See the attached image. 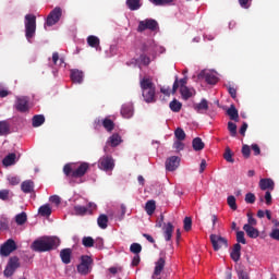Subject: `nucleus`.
Listing matches in <instances>:
<instances>
[{
	"label": "nucleus",
	"mask_w": 279,
	"mask_h": 279,
	"mask_svg": "<svg viewBox=\"0 0 279 279\" xmlns=\"http://www.w3.org/2000/svg\"><path fill=\"white\" fill-rule=\"evenodd\" d=\"M243 230L245 231L246 235L251 239H257L259 236V231L250 225H244Z\"/></svg>",
	"instance_id": "obj_19"
},
{
	"label": "nucleus",
	"mask_w": 279,
	"mask_h": 279,
	"mask_svg": "<svg viewBox=\"0 0 279 279\" xmlns=\"http://www.w3.org/2000/svg\"><path fill=\"white\" fill-rule=\"evenodd\" d=\"M100 126L105 128V131L111 133L114 130L116 124L110 118L94 120V129H99Z\"/></svg>",
	"instance_id": "obj_9"
},
{
	"label": "nucleus",
	"mask_w": 279,
	"mask_h": 279,
	"mask_svg": "<svg viewBox=\"0 0 279 279\" xmlns=\"http://www.w3.org/2000/svg\"><path fill=\"white\" fill-rule=\"evenodd\" d=\"M247 216V223L251 227L256 226L257 225V220L253 217V215L251 213L246 214Z\"/></svg>",
	"instance_id": "obj_55"
},
{
	"label": "nucleus",
	"mask_w": 279,
	"mask_h": 279,
	"mask_svg": "<svg viewBox=\"0 0 279 279\" xmlns=\"http://www.w3.org/2000/svg\"><path fill=\"white\" fill-rule=\"evenodd\" d=\"M244 201H245V203H247V204H254L255 201H256V196H255V194H253V193H247V194H245Z\"/></svg>",
	"instance_id": "obj_52"
},
{
	"label": "nucleus",
	"mask_w": 279,
	"mask_h": 279,
	"mask_svg": "<svg viewBox=\"0 0 279 279\" xmlns=\"http://www.w3.org/2000/svg\"><path fill=\"white\" fill-rule=\"evenodd\" d=\"M156 32L159 29V24L156 20L153 19H146L144 21H141L137 25V32L143 33L145 31Z\"/></svg>",
	"instance_id": "obj_5"
},
{
	"label": "nucleus",
	"mask_w": 279,
	"mask_h": 279,
	"mask_svg": "<svg viewBox=\"0 0 279 279\" xmlns=\"http://www.w3.org/2000/svg\"><path fill=\"white\" fill-rule=\"evenodd\" d=\"M83 245L85 247H93L95 246V240L92 236L83 238Z\"/></svg>",
	"instance_id": "obj_46"
},
{
	"label": "nucleus",
	"mask_w": 279,
	"mask_h": 279,
	"mask_svg": "<svg viewBox=\"0 0 279 279\" xmlns=\"http://www.w3.org/2000/svg\"><path fill=\"white\" fill-rule=\"evenodd\" d=\"M10 133V125L5 121L0 122V136L8 135Z\"/></svg>",
	"instance_id": "obj_33"
},
{
	"label": "nucleus",
	"mask_w": 279,
	"mask_h": 279,
	"mask_svg": "<svg viewBox=\"0 0 279 279\" xmlns=\"http://www.w3.org/2000/svg\"><path fill=\"white\" fill-rule=\"evenodd\" d=\"M227 204L232 210L238 209L236 199L233 195L227 197Z\"/></svg>",
	"instance_id": "obj_41"
},
{
	"label": "nucleus",
	"mask_w": 279,
	"mask_h": 279,
	"mask_svg": "<svg viewBox=\"0 0 279 279\" xmlns=\"http://www.w3.org/2000/svg\"><path fill=\"white\" fill-rule=\"evenodd\" d=\"M150 58L148 56H146L145 53H142V56H140V59H137V63L142 64V65H149L150 64Z\"/></svg>",
	"instance_id": "obj_43"
},
{
	"label": "nucleus",
	"mask_w": 279,
	"mask_h": 279,
	"mask_svg": "<svg viewBox=\"0 0 279 279\" xmlns=\"http://www.w3.org/2000/svg\"><path fill=\"white\" fill-rule=\"evenodd\" d=\"M241 250H242L241 244L235 243L233 245V248H232V251L230 253V257H231V259L233 262H239L240 260V258H241Z\"/></svg>",
	"instance_id": "obj_20"
},
{
	"label": "nucleus",
	"mask_w": 279,
	"mask_h": 279,
	"mask_svg": "<svg viewBox=\"0 0 279 279\" xmlns=\"http://www.w3.org/2000/svg\"><path fill=\"white\" fill-rule=\"evenodd\" d=\"M208 109L209 106L206 99H202L199 104L194 105V110H196L197 113H204V111H207Z\"/></svg>",
	"instance_id": "obj_24"
},
{
	"label": "nucleus",
	"mask_w": 279,
	"mask_h": 279,
	"mask_svg": "<svg viewBox=\"0 0 279 279\" xmlns=\"http://www.w3.org/2000/svg\"><path fill=\"white\" fill-rule=\"evenodd\" d=\"M46 119L43 114H37L33 118V126L38 128L45 123Z\"/></svg>",
	"instance_id": "obj_32"
},
{
	"label": "nucleus",
	"mask_w": 279,
	"mask_h": 279,
	"mask_svg": "<svg viewBox=\"0 0 279 279\" xmlns=\"http://www.w3.org/2000/svg\"><path fill=\"white\" fill-rule=\"evenodd\" d=\"M150 43H144L142 44V47H140V50H142V53H146L149 51Z\"/></svg>",
	"instance_id": "obj_63"
},
{
	"label": "nucleus",
	"mask_w": 279,
	"mask_h": 279,
	"mask_svg": "<svg viewBox=\"0 0 279 279\" xmlns=\"http://www.w3.org/2000/svg\"><path fill=\"white\" fill-rule=\"evenodd\" d=\"M192 218L191 217H185V219H183V229H185V231H190L192 229Z\"/></svg>",
	"instance_id": "obj_48"
},
{
	"label": "nucleus",
	"mask_w": 279,
	"mask_h": 279,
	"mask_svg": "<svg viewBox=\"0 0 279 279\" xmlns=\"http://www.w3.org/2000/svg\"><path fill=\"white\" fill-rule=\"evenodd\" d=\"M20 266V258L17 256L11 257L8 266L5 267L4 276L8 278L13 276V274Z\"/></svg>",
	"instance_id": "obj_11"
},
{
	"label": "nucleus",
	"mask_w": 279,
	"mask_h": 279,
	"mask_svg": "<svg viewBox=\"0 0 279 279\" xmlns=\"http://www.w3.org/2000/svg\"><path fill=\"white\" fill-rule=\"evenodd\" d=\"M126 7H129L131 11H137L142 7L141 0H126Z\"/></svg>",
	"instance_id": "obj_29"
},
{
	"label": "nucleus",
	"mask_w": 279,
	"mask_h": 279,
	"mask_svg": "<svg viewBox=\"0 0 279 279\" xmlns=\"http://www.w3.org/2000/svg\"><path fill=\"white\" fill-rule=\"evenodd\" d=\"M130 250H131V252L133 254L138 255L142 252L143 247H142V245L140 243H133V244H131V248Z\"/></svg>",
	"instance_id": "obj_49"
},
{
	"label": "nucleus",
	"mask_w": 279,
	"mask_h": 279,
	"mask_svg": "<svg viewBox=\"0 0 279 279\" xmlns=\"http://www.w3.org/2000/svg\"><path fill=\"white\" fill-rule=\"evenodd\" d=\"M182 109V104L174 99L170 102V110H172V112H180Z\"/></svg>",
	"instance_id": "obj_38"
},
{
	"label": "nucleus",
	"mask_w": 279,
	"mask_h": 279,
	"mask_svg": "<svg viewBox=\"0 0 279 279\" xmlns=\"http://www.w3.org/2000/svg\"><path fill=\"white\" fill-rule=\"evenodd\" d=\"M2 163L4 167H10L16 163V154H9L3 160Z\"/></svg>",
	"instance_id": "obj_26"
},
{
	"label": "nucleus",
	"mask_w": 279,
	"mask_h": 279,
	"mask_svg": "<svg viewBox=\"0 0 279 279\" xmlns=\"http://www.w3.org/2000/svg\"><path fill=\"white\" fill-rule=\"evenodd\" d=\"M140 88H142V97H144V101L148 104L156 102V86L151 78L144 77L140 80Z\"/></svg>",
	"instance_id": "obj_2"
},
{
	"label": "nucleus",
	"mask_w": 279,
	"mask_h": 279,
	"mask_svg": "<svg viewBox=\"0 0 279 279\" xmlns=\"http://www.w3.org/2000/svg\"><path fill=\"white\" fill-rule=\"evenodd\" d=\"M50 202L59 205L61 203V198L58 195H53L50 197Z\"/></svg>",
	"instance_id": "obj_64"
},
{
	"label": "nucleus",
	"mask_w": 279,
	"mask_h": 279,
	"mask_svg": "<svg viewBox=\"0 0 279 279\" xmlns=\"http://www.w3.org/2000/svg\"><path fill=\"white\" fill-rule=\"evenodd\" d=\"M62 16V10L61 8L57 7L54 10L50 12V14L47 17L45 28L47 29V26L51 27L56 25Z\"/></svg>",
	"instance_id": "obj_8"
},
{
	"label": "nucleus",
	"mask_w": 279,
	"mask_h": 279,
	"mask_svg": "<svg viewBox=\"0 0 279 279\" xmlns=\"http://www.w3.org/2000/svg\"><path fill=\"white\" fill-rule=\"evenodd\" d=\"M269 236H270L272 240L279 241V229H278V228H272V229H271V232L269 233Z\"/></svg>",
	"instance_id": "obj_54"
},
{
	"label": "nucleus",
	"mask_w": 279,
	"mask_h": 279,
	"mask_svg": "<svg viewBox=\"0 0 279 279\" xmlns=\"http://www.w3.org/2000/svg\"><path fill=\"white\" fill-rule=\"evenodd\" d=\"M181 159L178 156H172L166 160V170L174 171L179 168Z\"/></svg>",
	"instance_id": "obj_15"
},
{
	"label": "nucleus",
	"mask_w": 279,
	"mask_h": 279,
	"mask_svg": "<svg viewBox=\"0 0 279 279\" xmlns=\"http://www.w3.org/2000/svg\"><path fill=\"white\" fill-rule=\"evenodd\" d=\"M74 210H75V213H76L77 215H80V216H84V215H86L87 213L92 214V210H89L88 207H86V206H81V205L75 206V207H74Z\"/></svg>",
	"instance_id": "obj_35"
},
{
	"label": "nucleus",
	"mask_w": 279,
	"mask_h": 279,
	"mask_svg": "<svg viewBox=\"0 0 279 279\" xmlns=\"http://www.w3.org/2000/svg\"><path fill=\"white\" fill-rule=\"evenodd\" d=\"M241 153L244 158H250L251 157V147L248 145H243Z\"/></svg>",
	"instance_id": "obj_51"
},
{
	"label": "nucleus",
	"mask_w": 279,
	"mask_h": 279,
	"mask_svg": "<svg viewBox=\"0 0 279 279\" xmlns=\"http://www.w3.org/2000/svg\"><path fill=\"white\" fill-rule=\"evenodd\" d=\"M184 144L182 143V141H177L174 142V149H177V151H181L184 149Z\"/></svg>",
	"instance_id": "obj_61"
},
{
	"label": "nucleus",
	"mask_w": 279,
	"mask_h": 279,
	"mask_svg": "<svg viewBox=\"0 0 279 279\" xmlns=\"http://www.w3.org/2000/svg\"><path fill=\"white\" fill-rule=\"evenodd\" d=\"M197 78L204 80L209 85H216L218 83V77L214 73L206 70L201 71Z\"/></svg>",
	"instance_id": "obj_12"
},
{
	"label": "nucleus",
	"mask_w": 279,
	"mask_h": 279,
	"mask_svg": "<svg viewBox=\"0 0 279 279\" xmlns=\"http://www.w3.org/2000/svg\"><path fill=\"white\" fill-rule=\"evenodd\" d=\"M52 60H53V63L57 65L58 64V61L60 60V65H62L64 63V59L59 57V53L58 52H54L52 54Z\"/></svg>",
	"instance_id": "obj_56"
},
{
	"label": "nucleus",
	"mask_w": 279,
	"mask_h": 279,
	"mask_svg": "<svg viewBox=\"0 0 279 279\" xmlns=\"http://www.w3.org/2000/svg\"><path fill=\"white\" fill-rule=\"evenodd\" d=\"M233 154L231 151V149L229 147H226L225 149V154H223V159L227 161V162H231L233 163L234 162V159H233Z\"/></svg>",
	"instance_id": "obj_42"
},
{
	"label": "nucleus",
	"mask_w": 279,
	"mask_h": 279,
	"mask_svg": "<svg viewBox=\"0 0 279 279\" xmlns=\"http://www.w3.org/2000/svg\"><path fill=\"white\" fill-rule=\"evenodd\" d=\"M236 275H238V279H250L248 274L243 269H238Z\"/></svg>",
	"instance_id": "obj_53"
},
{
	"label": "nucleus",
	"mask_w": 279,
	"mask_h": 279,
	"mask_svg": "<svg viewBox=\"0 0 279 279\" xmlns=\"http://www.w3.org/2000/svg\"><path fill=\"white\" fill-rule=\"evenodd\" d=\"M116 163L112 156L106 155L98 160V169L104 170L105 172L112 171Z\"/></svg>",
	"instance_id": "obj_6"
},
{
	"label": "nucleus",
	"mask_w": 279,
	"mask_h": 279,
	"mask_svg": "<svg viewBox=\"0 0 279 279\" xmlns=\"http://www.w3.org/2000/svg\"><path fill=\"white\" fill-rule=\"evenodd\" d=\"M235 238L238 242L236 244H246L245 233L243 231H238Z\"/></svg>",
	"instance_id": "obj_47"
},
{
	"label": "nucleus",
	"mask_w": 279,
	"mask_h": 279,
	"mask_svg": "<svg viewBox=\"0 0 279 279\" xmlns=\"http://www.w3.org/2000/svg\"><path fill=\"white\" fill-rule=\"evenodd\" d=\"M35 184L32 180L24 181L21 185V189L24 193L29 194L34 192Z\"/></svg>",
	"instance_id": "obj_25"
},
{
	"label": "nucleus",
	"mask_w": 279,
	"mask_h": 279,
	"mask_svg": "<svg viewBox=\"0 0 279 279\" xmlns=\"http://www.w3.org/2000/svg\"><path fill=\"white\" fill-rule=\"evenodd\" d=\"M94 246H96V248L101 250L104 247V239L98 238L96 239V241H94Z\"/></svg>",
	"instance_id": "obj_59"
},
{
	"label": "nucleus",
	"mask_w": 279,
	"mask_h": 279,
	"mask_svg": "<svg viewBox=\"0 0 279 279\" xmlns=\"http://www.w3.org/2000/svg\"><path fill=\"white\" fill-rule=\"evenodd\" d=\"M87 43H88L89 47H92V48H98L100 45V40L96 36H89L87 38Z\"/></svg>",
	"instance_id": "obj_36"
},
{
	"label": "nucleus",
	"mask_w": 279,
	"mask_h": 279,
	"mask_svg": "<svg viewBox=\"0 0 279 279\" xmlns=\"http://www.w3.org/2000/svg\"><path fill=\"white\" fill-rule=\"evenodd\" d=\"M17 248V245L13 239H9L0 248L2 256H9L12 252Z\"/></svg>",
	"instance_id": "obj_14"
},
{
	"label": "nucleus",
	"mask_w": 279,
	"mask_h": 279,
	"mask_svg": "<svg viewBox=\"0 0 279 279\" xmlns=\"http://www.w3.org/2000/svg\"><path fill=\"white\" fill-rule=\"evenodd\" d=\"M36 16L33 14H27L25 16V32H26V38L31 43V39L36 34Z\"/></svg>",
	"instance_id": "obj_4"
},
{
	"label": "nucleus",
	"mask_w": 279,
	"mask_h": 279,
	"mask_svg": "<svg viewBox=\"0 0 279 279\" xmlns=\"http://www.w3.org/2000/svg\"><path fill=\"white\" fill-rule=\"evenodd\" d=\"M166 266V258L160 257L157 263H155V271H153V279L155 276H160Z\"/></svg>",
	"instance_id": "obj_16"
},
{
	"label": "nucleus",
	"mask_w": 279,
	"mask_h": 279,
	"mask_svg": "<svg viewBox=\"0 0 279 279\" xmlns=\"http://www.w3.org/2000/svg\"><path fill=\"white\" fill-rule=\"evenodd\" d=\"M9 229V221L3 218L0 220V230H8Z\"/></svg>",
	"instance_id": "obj_60"
},
{
	"label": "nucleus",
	"mask_w": 279,
	"mask_h": 279,
	"mask_svg": "<svg viewBox=\"0 0 279 279\" xmlns=\"http://www.w3.org/2000/svg\"><path fill=\"white\" fill-rule=\"evenodd\" d=\"M174 136L178 141H184L186 138V134L183 129L179 128L174 131Z\"/></svg>",
	"instance_id": "obj_45"
},
{
	"label": "nucleus",
	"mask_w": 279,
	"mask_h": 279,
	"mask_svg": "<svg viewBox=\"0 0 279 279\" xmlns=\"http://www.w3.org/2000/svg\"><path fill=\"white\" fill-rule=\"evenodd\" d=\"M156 210V202L155 201H148L146 202V214L151 216Z\"/></svg>",
	"instance_id": "obj_37"
},
{
	"label": "nucleus",
	"mask_w": 279,
	"mask_h": 279,
	"mask_svg": "<svg viewBox=\"0 0 279 279\" xmlns=\"http://www.w3.org/2000/svg\"><path fill=\"white\" fill-rule=\"evenodd\" d=\"M15 221L19 226H23L26 221H27V215L26 213H21L19 215H16L15 217Z\"/></svg>",
	"instance_id": "obj_40"
},
{
	"label": "nucleus",
	"mask_w": 279,
	"mask_h": 279,
	"mask_svg": "<svg viewBox=\"0 0 279 279\" xmlns=\"http://www.w3.org/2000/svg\"><path fill=\"white\" fill-rule=\"evenodd\" d=\"M38 213L43 217H49L52 214V208L49 204H46L38 209Z\"/></svg>",
	"instance_id": "obj_30"
},
{
	"label": "nucleus",
	"mask_w": 279,
	"mask_h": 279,
	"mask_svg": "<svg viewBox=\"0 0 279 279\" xmlns=\"http://www.w3.org/2000/svg\"><path fill=\"white\" fill-rule=\"evenodd\" d=\"M258 186L262 191H266V190L272 191L275 189V182L271 179H260Z\"/></svg>",
	"instance_id": "obj_17"
},
{
	"label": "nucleus",
	"mask_w": 279,
	"mask_h": 279,
	"mask_svg": "<svg viewBox=\"0 0 279 279\" xmlns=\"http://www.w3.org/2000/svg\"><path fill=\"white\" fill-rule=\"evenodd\" d=\"M8 180L11 185H17L21 182L20 178L17 177H9Z\"/></svg>",
	"instance_id": "obj_62"
},
{
	"label": "nucleus",
	"mask_w": 279,
	"mask_h": 279,
	"mask_svg": "<svg viewBox=\"0 0 279 279\" xmlns=\"http://www.w3.org/2000/svg\"><path fill=\"white\" fill-rule=\"evenodd\" d=\"M181 96H183V99L187 100L193 96V93L187 86H183L180 88Z\"/></svg>",
	"instance_id": "obj_39"
},
{
	"label": "nucleus",
	"mask_w": 279,
	"mask_h": 279,
	"mask_svg": "<svg viewBox=\"0 0 279 279\" xmlns=\"http://www.w3.org/2000/svg\"><path fill=\"white\" fill-rule=\"evenodd\" d=\"M209 240L214 251H219L220 248L228 247V240L218 234H210Z\"/></svg>",
	"instance_id": "obj_7"
},
{
	"label": "nucleus",
	"mask_w": 279,
	"mask_h": 279,
	"mask_svg": "<svg viewBox=\"0 0 279 279\" xmlns=\"http://www.w3.org/2000/svg\"><path fill=\"white\" fill-rule=\"evenodd\" d=\"M60 245V239L57 236H41L32 244V250L38 253L50 252Z\"/></svg>",
	"instance_id": "obj_1"
},
{
	"label": "nucleus",
	"mask_w": 279,
	"mask_h": 279,
	"mask_svg": "<svg viewBox=\"0 0 279 279\" xmlns=\"http://www.w3.org/2000/svg\"><path fill=\"white\" fill-rule=\"evenodd\" d=\"M60 257L62 259V262L64 264H70L71 263V257H72V250L71 248H63L61 252H60Z\"/></svg>",
	"instance_id": "obj_23"
},
{
	"label": "nucleus",
	"mask_w": 279,
	"mask_h": 279,
	"mask_svg": "<svg viewBox=\"0 0 279 279\" xmlns=\"http://www.w3.org/2000/svg\"><path fill=\"white\" fill-rule=\"evenodd\" d=\"M89 168L90 165L88 162H81L76 169L73 168V163H66L63 168V172L66 177L78 179L83 178Z\"/></svg>",
	"instance_id": "obj_3"
},
{
	"label": "nucleus",
	"mask_w": 279,
	"mask_h": 279,
	"mask_svg": "<svg viewBox=\"0 0 279 279\" xmlns=\"http://www.w3.org/2000/svg\"><path fill=\"white\" fill-rule=\"evenodd\" d=\"M14 107L17 111L26 113L29 111V99L27 97H17Z\"/></svg>",
	"instance_id": "obj_13"
},
{
	"label": "nucleus",
	"mask_w": 279,
	"mask_h": 279,
	"mask_svg": "<svg viewBox=\"0 0 279 279\" xmlns=\"http://www.w3.org/2000/svg\"><path fill=\"white\" fill-rule=\"evenodd\" d=\"M228 131L230 133V136L234 137L238 134V126L233 122H228Z\"/></svg>",
	"instance_id": "obj_44"
},
{
	"label": "nucleus",
	"mask_w": 279,
	"mask_h": 279,
	"mask_svg": "<svg viewBox=\"0 0 279 279\" xmlns=\"http://www.w3.org/2000/svg\"><path fill=\"white\" fill-rule=\"evenodd\" d=\"M108 216L107 215H100L98 216V227L101 229H106L108 227Z\"/></svg>",
	"instance_id": "obj_34"
},
{
	"label": "nucleus",
	"mask_w": 279,
	"mask_h": 279,
	"mask_svg": "<svg viewBox=\"0 0 279 279\" xmlns=\"http://www.w3.org/2000/svg\"><path fill=\"white\" fill-rule=\"evenodd\" d=\"M122 137L119 134H113L111 135V137H109V141L107 143H109V145H111V147H117L122 143Z\"/></svg>",
	"instance_id": "obj_28"
},
{
	"label": "nucleus",
	"mask_w": 279,
	"mask_h": 279,
	"mask_svg": "<svg viewBox=\"0 0 279 279\" xmlns=\"http://www.w3.org/2000/svg\"><path fill=\"white\" fill-rule=\"evenodd\" d=\"M265 203L266 205H271L272 204V196L271 193L269 191L265 192Z\"/></svg>",
	"instance_id": "obj_57"
},
{
	"label": "nucleus",
	"mask_w": 279,
	"mask_h": 279,
	"mask_svg": "<svg viewBox=\"0 0 279 279\" xmlns=\"http://www.w3.org/2000/svg\"><path fill=\"white\" fill-rule=\"evenodd\" d=\"M192 147H194V150L199 151L205 148V144L203 143L202 138L196 137L194 141H192Z\"/></svg>",
	"instance_id": "obj_31"
},
{
	"label": "nucleus",
	"mask_w": 279,
	"mask_h": 279,
	"mask_svg": "<svg viewBox=\"0 0 279 279\" xmlns=\"http://www.w3.org/2000/svg\"><path fill=\"white\" fill-rule=\"evenodd\" d=\"M227 116L230 120L238 122L239 121V111L236 110L234 105H230V107L226 111Z\"/></svg>",
	"instance_id": "obj_22"
},
{
	"label": "nucleus",
	"mask_w": 279,
	"mask_h": 279,
	"mask_svg": "<svg viewBox=\"0 0 279 279\" xmlns=\"http://www.w3.org/2000/svg\"><path fill=\"white\" fill-rule=\"evenodd\" d=\"M173 231L174 227L171 222H168L166 226H163V238L166 239V241H171Z\"/></svg>",
	"instance_id": "obj_21"
},
{
	"label": "nucleus",
	"mask_w": 279,
	"mask_h": 279,
	"mask_svg": "<svg viewBox=\"0 0 279 279\" xmlns=\"http://www.w3.org/2000/svg\"><path fill=\"white\" fill-rule=\"evenodd\" d=\"M9 194H10V191H9V190H2V191H0V199H2V201H8V199H9Z\"/></svg>",
	"instance_id": "obj_58"
},
{
	"label": "nucleus",
	"mask_w": 279,
	"mask_h": 279,
	"mask_svg": "<svg viewBox=\"0 0 279 279\" xmlns=\"http://www.w3.org/2000/svg\"><path fill=\"white\" fill-rule=\"evenodd\" d=\"M71 78L74 83L81 84L84 80V73L78 70H73L71 73Z\"/></svg>",
	"instance_id": "obj_27"
},
{
	"label": "nucleus",
	"mask_w": 279,
	"mask_h": 279,
	"mask_svg": "<svg viewBox=\"0 0 279 279\" xmlns=\"http://www.w3.org/2000/svg\"><path fill=\"white\" fill-rule=\"evenodd\" d=\"M93 264V258L88 255L82 256V263L77 266V270L82 275H87L90 272V266Z\"/></svg>",
	"instance_id": "obj_10"
},
{
	"label": "nucleus",
	"mask_w": 279,
	"mask_h": 279,
	"mask_svg": "<svg viewBox=\"0 0 279 279\" xmlns=\"http://www.w3.org/2000/svg\"><path fill=\"white\" fill-rule=\"evenodd\" d=\"M150 2H153V4H155L157 7H163V5H168V4L172 3L173 0H150Z\"/></svg>",
	"instance_id": "obj_50"
},
{
	"label": "nucleus",
	"mask_w": 279,
	"mask_h": 279,
	"mask_svg": "<svg viewBox=\"0 0 279 279\" xmlns=\"http://www.w3.org/2000/svg\"><path fill=\"white\" fill-rule=\"evenodd\" d=\"M124 119H130L134 114V106L132 104L122 105V110L120 111Z\"/></svg>",
	"instance_id": "obj_18"
}]
</instances>
